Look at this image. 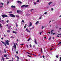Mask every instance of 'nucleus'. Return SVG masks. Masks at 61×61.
Returning <instances> with one entry per match:
<instances>
[{"mask_svg":"<svg viewBox=\"0 0 61 61\" xmlns=\"http://www.w3.org/2000/svg\"><path fill=\"white\" fill-rule=\"evenodd\" d=\"M1 15L2 16L3 18H5V17H8V16L5 14Z\"/></svg>","mask_w":61,"mask_h":61,"instance_id":"f257e3e1","label":"nucleus"},{"mask_svg":"<svg viewBox=\"0 0 61 61\" xmlns=\"http://www.w3.org/2000/svg\"><path fill=\"white\" fill-rule=\"evenodd\" d=\"M10 16H11V17H15V15L12 14H10Z\"/></svg>","mask_w":61,"mask_h":61,"instance_id":"f03ea898","label":"nucleus"},{"mask_svg":"<svg viewBox=\"0 0 61 61\" xmlns=\"http://www.w3.org/2000/svg\"><path fill=\"white\" fill-rule=\"evenodd\" d=\"M6 44L7 45H9V42H10V41L8 40H7V41H6Z\"/></svg>","mask_w":61,"mask_h":61,"instance_id":"7ed1b4c3","label":"nucleus"},{"mask_svg":"<svg viewBox=\"0 0 61 61\" xmlns=\"http://www.w3.org/2000/svg\"><path fill=\"white\" fill-rule=\"evenodd\" d=\"M17 13H19L20 14H21L22 13V11L19 10H17Z\"/></svg>","mask_w":61,"mask_h":61,"instance_id":"20e7f679","label":"nucleus"},{"mask_svg":"<svg viewBox=\"0 0 61 61\" xmlns=\"http://www.w3.org/2000/svg\"><path fill=\"white\" fill-rule=\"evenodd\" d=\"M13 47L15 48V49H16V45H15V43L14 44V46H13Z\"/></svg>","mask_w":61,"mask_h":61,"instance_id":"39448f33","label":"nucleus"},{"mask_svg":"<svg viewBox=\"0 0 61 61\" xmlns=\"http://www.w3.org/2000/svg\"><path fill=\"white\" fill-rule=\"evenodd\" d=\"M16 57L17 58V61H19V57L17 56V57Z\"/></svg>","mask_w":61,"mask_h":61,"instance_id":"423d86ee","label":"nucleus"},{"mask_svg":"<svg viewBox=\"0 0 61 61\" xmlns=\"http://www.w3.org/2000/svg\"><path fill=\"white\" fill-rule=\"evenodd\" d=\"M32 23H31V22H30V25L28 26V27H29L31 26H32Z\"/></svg>","mask_w":61,"mask_h":61,"instance_id":"0eeeda50","label":"nucleus"},{"mask_svg":"<svg viewBox=\"0 0 61 61\" xmlns=\"http://www.w3.org/2000/svg\"><path fill=\"white\" fill-rule=\"evenodd\" d=\"M26 31H27V32H29V33H30V30H28V29H27V28L26 29Z\"/></svg>","mask_w":61,"mask_h":61,"instance_id":"6e6552de","label":"nucleus"},{"mask_svg":"<svg viewBox=\"0 0 61 61\" xmlns=\"http://www.w3.org/2000/svg\"><path fill=\"white\" fill-rule=\"evenodd\" d=\"M11 7L12 8H15V6L12 5L11 6Z\"/></svg>","mask_w":61,"mask_h":61,"instance_id":"1a4fd4ad","label":"nucleus"},{"mask_svg":"<svg viewBox=\"0 0 61 61\" xmlns=\"http://www.w3.org/2000/svg\"><path fill=\"white\" fill-rule=\"evenodd\" d=\"M26 53L27 54V53L29 55H34V54H30V53H28V52H27Z\"/></svg>","mask_w":61,"mask_h":61,"instance_id":"9d476101","label":"nucleus"},{"mask_svg":"<svg viewBox=\"0 0 61 61\" xmlns=\"http://www.w3.org/2000/svg\"><path fill=\"white\" fill-rule=\"evenodd\" d=\"M17 2L18 3H20V4H22V2H21L19 0H18L17 1Z\"/></svg>","mask_w":61,"mask_h":61,"instance_id":"9b49d317","label":"nucleus"},{"mask_svg":"<svg viewBox=\"0 0 61 61\" xmlns=\"http://www.w3.org/2000/svg\"><path fill=\"white\" fill-rule=\"evenodd\" d=\"M9 26L10 27H9V26L8 27V29H10V28H11V26Z\"/></svg>","mask_w":61,"mask_h":61,"instance_id":"f8f14e48","label":"nucleus"},{"mask_svg":"<svg viewBox=\"0 0 61 61\" xmlns=\"http://www.w3.org/2000/svg\"><path fill=\"white\" fill-rule=\"evenodd\" d=\"M4 22V20H2L0 21V23H2V22Z\"/></svg>","mask_w":61,"mask_h":61,"instance_id":"ddd939ff","label":"nucleus"},{"mask_svg":"<svg viewBox=\"0 0 61 61\" xmlns=\"http://www.w3.org/2000/svg\"><path fill=\"white\" fill-rule=\"evenodd\" d=\"M7 33H10V30H7Z\"/></svg>","mask_w":61,"mask_h":61,"instance_id":"4468645a","label":"nucleus"},{"mask_svg":"<svg viewBox=\"0 0 61 61\" xmlns=\"http://www.w3.org/2000/svg\"><path fill=\"white\" fill-rule=\"evenodd\" d=\"M37 24H39V21H37L36 23V25Z\"/></svg>","mask_w":61,"mask_h":61,"instance_id":"2eb2a0df","label":"nucleus"},{"mask_svg":"<svg viewBox=\"0 0 61 61\" xmlns=\"http://www.w3.org/2000/svg\"><path fill=\"white\" fill-rule=\"evenodd\" d=\"M25 5H24L21 6V7H24V6H25Z\"/></svg>","mask_w":61,"mask_h":61,"instance_id":"dca6fc26","label":"nucleus"},{"mask_svg":"<svg viewBox=\"0 0 61 61\" xmlns=\"http://www.w3.org/2000/svg\"><path fill=\"white\" fill-rule=\"evenodd\" d=\"M54 30H52L51 31V35L53 34V31Z\"/></svg>","mask_w":61,"mask_h":61,"instance_id":"f3484780","label":"nucleus"},{"mask_svg":"<svg viewBox=\"0 0 61 61\" xmlns=\"http://www.w3.org/2000/svg\"><path fill=\"white\" fill-rule=\"evenodd\" d=\"M15 24L16 25V27H17V26H18V25H17V23H16Z\"/></svg>","mask_w":61,"mask_h":61,"instance_id":"a211bd4d","label":"nucleus"},{"mask_svg":"<svg viewBox=\"0 0 61 61\" xmlns=\"http://www.w3.org/2000/svg\"><path fill=\"white\" fill-rule=\"evenodd\" d=\"M13 33H14V34H16V32L15 31H13Z\"/></svg>","mask_w":61,"mask_h":61,"instance_id":"6ab92c4d","label":"nucleus"},{"mask_svg":"<svg viewBox=\"0 0 61 61\" xmlns=\"http://www.w3.org/2000/svg\"><path fill=\"white\" fill-rule=\"evenodd\" d=\"M25 7H28V5H25Z\"/></svg>","mask_w":61,"mask_h":61,"instance_id":"aec40b11","label":"nucleus"},{"mask_svg":"<svg viewBox=\"0 0 61 61\" xmlns=\"http://www.w3.org/2000/svg\"><path fill=\"white\" fill-rule=\"evenodd\" d=\"M2 27V25L1 24H0V27L1 28Z\"/></svg>","mask_w":61,"mask_h":61,"instance_id":"412c9836","label":"nucleus"},{"mask_svg":"<svg viewBox=\"0 0 61 61\" xmlns=\"http://www.w3.org/2000/svg\"><path fill=\"white\" fill-rule=\"evenodd\" d=\"M52 2H50L48 3V5H50L51 4H52Z\"/></svg>","mask_w":61,"mask_h":61,"instance_id":"4be33fe9","label":"nucleus"},{"mask_svg":"<svg viewBox=\"0 0 61 61\" xmlns=\"http://www.w3.org/2000/svg\"><path fill=\"white\" fill-rule=\"evenodd\" d=\"M51 37H50V38H49L48 40H51Z\"/></svg>","mask_w":61,"mask_h":61,"instance_id":"5701e85b","label":"nucleus"},{"mask_svg":"<svg viewBox=\"0 0 61 61\" xmlns=\"http://www.w3.org/2000/svg\"><path fill=\"white\" fill-rule=\"evenodd\" d=\"M4 57H6V56H7V55H4Z\"/></svg>","mask_w":61,"mask_h":61,"instance_id":"b1692460","label":"nucleus"},{"mask_svg":"<svg viewBox=\"0 0 61 61\" xmlns=\"http://www.w3.org/2000/svg\"><path fill=\"white\" fill-rule=\"evenodd\" d=\"M21 22H22L23 23H25V21H24V20H22Z\"/></svg>","mask_w":61,"mask_h":61,"instance_id":"393cba45","label":"nucleus"},{"mask_svg":"<svg viewBox=\"0 0 61 61\" xmlns=\"http://www.w3.org/2000/svg\"><path fill=\"white\" fill-rule=\"evenodd\" d=\"M27 56H29V57H31V58L32 57V56H29V55H28Z\"/></svg>","mask_w":61,"mask_h":61,"instance_id":"a878e982","label":"nucleus"},{"mask_svg":"<svg viewBox=\"0 0 61 61\" xmlns=\"http://www.w3.org/2000/svg\"><path fill=\"white\" fill-rule=\"evenodd\" d=\"M9 13L10 14H11V13H12V11L9 12Z\"/></svg>","mask_w":61,"mask_h":61,"instance_id":"bb28decb","label":"nucleus"},{"mask_svg":"<svg viewBox=\"0 0 61 61\" xmlns=\"http://www.w3.org/2000/svg\"><path fill=\"white\" fill-rule=\"evenodd\" d=\"M0 4H2V5H4V3H2V2L0 3Z\"/></svg>","mask_w":61,"mask_h":61,"instance_id":"cd10ccee","label":"nucleus"},{"mask_svg":"<svg viewBox=\"0 0 61 61\" xmlns=\"http://www.w3.org/2000/svg\"><path fill=\"white\" fill-rule=\"evenodd\" d=\"M5 43H4V45H5V46H6V43H5Z\"/></svg>","mask_w":61,"mask_h":61,"instance_id":"c85d7f7f","label":"nucleus"},{"mask_svg":"<svg viewBox=\"0 0 61 61\" xmlns=\"http://www.w3.org/2000/svg\"><path fill=\"white\" fill-rule=\"evenodd\" d=\"M9 3V1H7V4H8Z\"/></svg>","mask_w":61,"mask_h":61,"instance_id":"c756f323","label":"nucleus"},{"mask_svg":"<svg viewBox=\"0 0 61 61\" xmlns=\"http://www.w3.org/2000/svg\"><path fill=\"white\" fill-rule=\"evenodd\" d=\"M2 60H3V61H4V58H3V57H2Z\"/></svg>","mask_w":61,"mask_h":61,"instance_id":"7c9ffc66","label":"nucleus"},{"mask_svg":"<svg viewBox=\"0 0 61 61\" xmlns=\"http://www.w3.org/2000/svg\"><path fill=\"white\" fill-rule=\"evenodd\" d=\"M56 58H58V56L57 55L56 56Z\"/></svg>","mask_w":61,"mask_h":61,"instance_id":"2f4dec72","label":"nucleus"},{"mask_svg":"<svg viewBox=\"0 0 61 61\" xmlns=\"http://www.w3.org/2000/svg\"><path fill=\"white\" fill-rule=\"evenodd\" d=\"M1 42H2V43H3V44H5V43H4V42H3L2 41H1Z\"/></svg>","mask_w":61,"mask_h":61,"instance_id":"473e14b6","label":"nucleus"},{"mask_svg":"<svg viewBox=\"0 0 61 61\" xmlns=\"http://www.w3.org/2000/svg\"><path fill=\"white\" fill-rule=\"evenodd\" d=\"M4 50V51H5V53H6V51H5V49Z\"/></svg>","mask_w":61,"mask_h":61,"instance_id":"72a5a7b5","label":"nucleus"},{"mask_svg":"<svg viewBox=\"0 0 61 61\" xmlns=\"http://www.w3.org/2000/svg\"><path fill=\"white\" fill-rule=\"evenodd\" d=\"M42 34V32H41L40 33V35H41V34Z\"/></svg>","mask_w":61,"mask_h":61,"instance_id":"f704fd0d","label":"nucleus"},{"mask_svg":"<svg viewBox=\"0 0 61 61\" xmlns=\"http://www.w3.org/2000/svg\"><path fill=\"white\" fill-rule=\"evenodd\" d=\"M8 22H9V20H7V21H6L7 23H8Z\"/></svg>","mask_w":61,"mask_h":61,"instance_id":"c9c22d12","label":"nucleus"},{"mask_svg":"<svg viewBox=\"0 0 61 61\" xmlns=\"http://www.w3.org/2000/svg\"><path fill=\"white\" fill-rule=\"evenodd\" d=\"M39 1V0H37V2H38V3Z\"/></svg>","mask_w":61,"mask_h":61,"instance_id":"e433bc0d","label":"nucleus"},{"mask_svg":"<svg viewBox=\"0 0 61 61\" xmlns=\"http://www.w3.org/2000/svg\"><path fill=\"white\" fill-rule=\"evenodd\" d=\"M30 47H32V45H31V44L30 45Z\"/></svg>","mask_w":61,"mask_h":61,"instance_id":"4c0bfd02","label":"nucleus"},{"mask_svg":"<svg viewBox=\"0 0 61 61\" xmlns=\"http://www.w3.org/2000/svg\"><path fill=\"white\" fill-rule=\"evenodd\" d=\"M42 18V17H40V18H39V19H41Z\"/></svg>","mask_w":61,"mask_h":61,"instance_id":"58836bf2","label":"nucleus"},{"mask_svg":"<svg viewBox=\"0 0 61 61\" xmlns=\"http://www.w3.org/2000/svg\"><path fill=\"white\" fill-rule=\"evenodd\" d=\"M58 35H61V34H58Z\"/></svg>","mask_w":61,"mask_h":61,"instance_id":"ea45409f","label":"nucleus"},{"mask_svg":"<svg viewBox=\"0 0 61 61\" xmlns=\"http://www.w3.org/2000/svg\"><path fill=\"white\" fill-rule=\"evenodd\" d=\"M6 58V59H9V58Z\"/></svg>","mask_w":61,"mask_h":61,"instance_id":"a19ab883","label":"nucleus"},{"mask_svg":"<svg viewBox=\"0 0 61 61\" xmlns=\"http://www.w3.org/2000/svg\"><path fill=\"white\" fill-rule=\"evenodd\" d=\"M42 57L43 58H45V56H43Z\"/></svg>","mask_w":61,"mask_h":61,"instance_id":"79ce46f5","label":"nucleus"},{"mask_svg":"<svg viewBox=\"0 0 61 61\" xmlns=\"http://www.w3.org/2000/svg\"><path fill=\"white\" fill-rule=\"evenodd\" d=\"M2 52V51H1V50H0V53H1Z\"/></svg>","mask_w":61,"mask_h":61,"instance_id":"37998d69","label":"nucleus"},{"mask_svg":"<svg viewBox=\"0 0 61 61\" xmlns=\"http://www.w3.org/2000/svg\"><path fill=\"white\" fill-rule=\"evenodd\" d=\"M47 14V12H45L44 13V14Z\"/></svg>","mask_w":61,"mask_h":61,"instance_id":"c03bdc74","label":"nucleus"},{"mask_svg":"<svg viewBox=\"0 0 61 61\" xmlns=\"http://www.w3.org/2000/svg\"><path fill=\"white\" fill-rule=\"evenodd\" d=\"M3 6H0V8L1 7H3Z\"/></svg>","mask_w":61,"mask_h":61,"instance_id":"a18cd8bd","label":"nucleus"},{"mask_svg":"<svg viewBox=\"0 0 61 61\" xmlns=\"http://www.w3.org/2000/svg\"><path fill=\"white\" fill-rule=\"evenodd\" d=\"M16 17H19V16L18 15H16Z\"/></svg>","mask_w":61,"mask_h":61,"instance_id":"49530a36","label":"nucleus"},{"mask_svg":"<svg viewBox=\"0 0 61 61\" xmlns=\"http://www.w3.org/2000/svg\"><path fill=\"white\" fill-rule=\"evenodd\" d=\"M16 54H18V51H17L16 52Z\"/></svg>","mask_w":61,"mask_h":61,"instance_id":"de8ad7c7","label":"nucleus"},{"mask_svg":"<svg viewBox=\"0 0 61 61\" xmlns=\"http://www.w3.org/2000/svg\"><path fill=\"white\" fill-rule=\"evenodd\" d=\"M33 47H35V45H33Z\"/></svg>","mask_w":61,"mask_h":61,"instance_id":"09e8293b","label":"nucleus"},{"mask_svg":"<svg viewBox=\"0 0 61 61\" xmlns=\"http://www.w3.org/2000/svg\"><path fill=\"white\" fill-rule=\"evenodd\" d=\"M26 25H27V24H25V26L26 27Z\"/></svg>","mask_w":61,"mask_h":61,"instance_id":"8fccbe9b","label":"nucleus"},{"mask_svg":"<svg viewBox=\"0 0 61 61\" xmlns=\"http://www.w3.org/2000/svg\"><path fill=\"white\" fill-rule=\"evenodd\" d=\"M24 28L25 29V28H26V26H24Z\"/></svg>","mask_w":61,"mask_h":61,"instance_id":"3c124183","label":"nucleus"},{"mask_svg":"<svg viewBox=\"0 0 61 61\" xmlns=\"http://www.w3.org/2000/svg\"><path fill=\"white\" fill-rule=\"evenodd\" d=\"M60 60H61V57H60Z\"/></svg>","mask_w":61,"mask_h":61,"instance_id":"603ef678","label":"nucleus"},{"mask_svg":"<svg viewBox=\"0 0 61 61\" xmlns=\"http://www.w3.org/2000/svg\"><path fill=\"white\" fill-rule=\"evenodd\" d=\"M57 37H59V36H58V35H57Z\"/></svg>","mask_w":61,"mask_h":61,"instance_id":"864d4df0","label":"nucleus"},{"mask_svg":"<svg viewBox=\"0 0 61 61\" xmlns=\"http://www.w3.org/2000/svg\"><path fill=\"white\" fill-rule=\"evenodd\" d=\"M35 42L36 43V44H37V43H36V41H35Z\"/></svg>","mask_w":61,"mask_h":61,"instance_id":"5fc2aeb1","label":"nucleus"},{"mask_svg":"<svg viewBox=\"0 0 61 61\" xmlns=\"http://www.w3.org/2000/svg\"><path fill=\"white\" fill-rule=\"evenodd\" d=\"M29 29H30V30H31V29H32V28H30Z\"/></svg>","mask_w":61,"mask_h":61,"instance_id":"6e6d98bb","label":"nucleus"},{"mask_svg":"<svg viewBox=\"0 0 61 61\" xmlns=\"http://www.w3.org/2000/svg\"><path fill=\"white\" fill-rule=\"evenodd\" d=\"M4 37H5V36H6L5 35V34L4 35Z\"/></svg>","mask_w":61,"mask_h":61,"instance_id":"4d7b16f0","label":"nucleus"},{"mask_svg":"<svg viewBox=\"0 0 61 61\" xmlns=\"http://www.w3.org/2000/svg\"><path fill=\"white\" fill-rule=\"evenodd\" d=\"M43 28H44V26H43L42 27V29H43Z\"/></svg>","mask_w":61,"mask_h":61,"instance_id":"13d9d810","label":"nucleus"},{"mask_svg":"<svg viewBox=\"0 0 61 61\" xmlns=\"http://www.w3.org/2000/svg\"><path fill=\"white\" fill-rule=\"evenodd\" d=\"M41 53H43V51H42V50H41Z\"/></svg>","mask_w":61,"mask_h":61,"instance_id":"bf43d9fd","label":"nucleus"},{"mask_svg":"<svg viewBox=\"0 0 61 61\" xmlns=\"http://www.w3.org/2000/svg\"><path fill=\"white\" fill-rule=\"evenodd\" d=\"M33 28H34V26L33 27L32 29H33Z\"/></svg>","mask_w":61,"mask_h":61,"instance_id":"052dcab7","label":"nucleus"},{"mask_svg":"<svg viewBox=\"0 0 61 61\" xmlns=\"http://www.w3.org/2000/svg\"><path fill=\"white\" fill-rule=\"evenodd\" d=\"M20 45H24L23 44H21Z\"/></svg>","mask_w":61,"mask_h":61,"instance_id":"680f3d73","label":"nucleus"},{"mask_svg":"<svg viewBox=\"0 0 61 61\" xmlns=\"http://www.w3.org/2000/svg\"><path fill=\"white\" fill-rule=\"evenodd\" d=\"M48 33L49 34H50V32H48Z\"/></svg>","mask_w":61,"mask_h":61,"instance_id":"e2e57ef3","label":"nucleus"},{"mask_svg":"<svg viewBox=\"0 0 61 61\" xmlns=\"http://www.w3.org/2000/svg\"><path fill=\"white\" fill-rule=\"evenodd\" d=\"M26 46L27 47H28V45H26Z\"/></svg>","mask_w":61,"mask_h":61,"instance_id":"0e129e2a","label":"nucleus"},{"mask_svg":"<svg viewBox=\"0 0 61 61\" xmlns=\"http://www.w3.org/2000/svg\"><path fill=\"white\" fill-rule=\"evenodd\" d=\"M34 4H35V5H36V2L34 3Z\"/></svg>","mask_w":61,"mask_h":61,"instance_id":"69168bd1","label":"nucleus"},{"mask_svg":"<svg viewBox=\"0 0 61 61\" xmlns=\"http://www.w3.org/2000/svg\"><path fill=\"white\" fill-rule=\"evenodd\" d=\"M46 37H44V38L45 39H46Z\"/></svg>","mask_w":61,"mask_h":61,"instance_id":"338daca9","label":"nucleus"},{"mask_svg":"<svg viewBox=\"0 0 61 61\" xmlns=\"http://www.w3.org/2000/svg\"><path fill=\"white\" fill-rule=\"evenodd\" d=\"M27 41H29V39H28V40Z\"/></svg>","mask_w":61,"mask_h":61,"instance_id":"774afa93","label":"nucleus"}]
</instances>
